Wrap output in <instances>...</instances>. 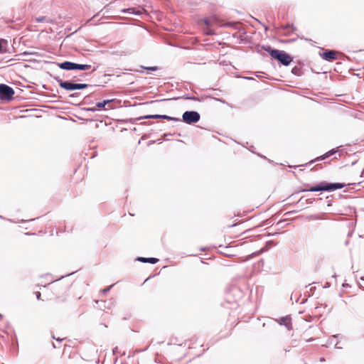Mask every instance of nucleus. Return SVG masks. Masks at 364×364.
Returning <instances> with one entry per match:
<instances>
[{
	"instance_id": "1",
	"label": "nucleus",
	"mask_w": 364,
	"mask_h": 364,
	"mask_svg": "<svg viewBox=\"0 0 364 364\" xmlns=\"http://www.w3.org/2000/svg\"><path fill=\"white\" fill-rule=\"evenodd\" d=\"M346 185L344 183H329L326 181L321 182L319 184L315 186H312L308 188L304 189L302 191H311V192H317V191H333L336 189H341L343 188Z\"/></svg>"
},
{
	"instance_id": "2",
	"label": "nucleus",
	"mask_w": 364,
	"mask_h": 364,
	"mask_svg": "<svg viewBox=\"0 0 364 364\" xmlns=\"http://www.w3.org/2000/svg\"><path fill=\"white\" fill-rule=\"evenodd\" d=\"M270 55L273 58L279 60L281 64L285 66L289 65L292 61L291 57L283 50H279L275 49L271 50Z\"/></svg>"
},
{
	"instance_id": "3",
	"label": "nucleus",
	"mask_w": 364,
	"mask_h": 364,
	"mask_svg": "<svg viewBox=\"0 0 364 364\" xmlns=\"http://www.w3.org/2000/svg\"><path fill=\"white\" fill-rule=\"evenodd\" d=\"M55 80L59 84V86L66 90L71 91L74 90H82L88 87L87 84L82 83H73L69 81H63L61 79L56 77Z\"/></svg>"
},
{
	"instance_id": "4",
	"label": "nucleus",
	"mask_w": 364,
	"mask_h": 364,
	"mask_svg": "<svg viewBox=\"0 0 364 364\" xmlns=\"http://www.w3.org/2000/svg\"><path fill=\"white\" fill-rule=\"evenodd\" d=\"M182 118L186 123L191 124L198 122L200 120V116L196 111H186L183 112Z\"/></svg>"
},
{
	"instance_id": "5",
	"label": "nucleus",
	"mask_w": 364,
	"mask_h": 364,
	"mask_svg": "<svg viewBox=\"0 0 364 364\" xmlns=\"http://www.w3.org/2000/svg\"><path fill=\"white\" fill-rule=\"evenodd\" d=\"M14 95V90L10 86L5 84H0V99L10 100Z\"/></svg>"
},
{
	"instance_id": "6",
	"label": "nucleus",
	"mask_w": 364,
	"mask_h": 364,
	"mask_svg": "<svg viewBox=\"0 0 364 364\" xmlns=\"http://www.w3.org/2000/svg\"><path fill=\"white\" fill-rule=\"evenodd\" d=\"M323 59L326 60H332L336 59V52L334 50H327L321 54Z\"/></svg>"
},
{
	"instance_id": "7",
	"label": "nucleus",
	"mask_w": 364,
	"mask_h": 364,
	"mask_svg": "<svg viewBox=\"0 0 364 364\" xmlns=\"http://www.w3.org/2000/svg\"><path fill=\"white\" fill-rule=\"evenodd\" d=\"M75 63L70 62V61H65L61 63L58 64V66L60 68L63 70H75Z\"/></svg>"
},
{
	"instance_id": "8",
	"label": "nucleus",
	"mask_w": 364,
	"mask_h": 364,
	"mask_svg": "<svg viewBox=\"0 0 364 364\" xmlns=\"http://www.w3.org/2000/svg\"><path fill=\"white\" fill-rule=\"evenodd\" d=\"M136 260L141 262H149L151 264H156L159 259L154 257H138Z\"/></svg>"
},
{
	"instance_id": "9",
	"label": "nucleus",
	"mask_w": 364,
	"mask_h": 364,
	"mask_svg": "<svg viewBox=\"0 0 364 364\" xmlns=\"http://www.w3.org/2000/svg\"><path fill=\"white\" fill-rule=\"evenodd\" d=\"M121 12L122 14H135V15H140L141 14V12L135 9V8H129V9H122L121 11Z\"/></svg>"
},
{
	"instance_id": "10",
	"label": "nucleus",
	"mask_w": 364,
	"mask_h": 364,
	"mask_svg": "<svg viewBox=\"0 0 364 364\" xmlns=\"http://www.w3.org/2000/svg\"><path fill=\"white\" fill-rule=\"evenodd\" d=\"M280 324H284L289 330L291 329V319L289 317L282 318Z\"/></svg>"
},
{
	"instance_id": "11",
	"label": "nucleus",
	"mask_w": 364,
	"mask_h": 364,
	"mask_svg": "<svg viewBox=\"0 0 364 364\" xmlns=\"http://www.w3.org/2000/svg\"><path fill=\"white\" fill-rule=\"evenodd\" d=\"M75 70H89L91 68L90 65H85V64H75Z\"/></svg>"
},
{
	"instance_id": "12",
	"label": "nucleus",
	"mask_w": 364,
	"mask_h": 364,
	"mask_svg": "<svg viewBox=\"0 0 364 364\" xmlns=\"http://www.w3.org/2000/svg\"><path fill=\"white\" fill-rule=\"evenodd\" d=\"M336 151H337V150H336V149H332V150H331V151H328L326 154H324V155H323V156H320V157H318V158L316 159V160H323V159H325L326 158H327V157H328V156H330L333 155V154H335Z\"/></svg>"
},
{
	"instance_id": "13",
	"label": "nucleus",
	"mask_w": 364,
	"mask_h": 364,
	"mask_svg": "<svg viewBox=\"0 0 364 364\" xmlns=\"http://www.w3.org/2000/svg\"><path fill=\"white\" fill-rule=\"evenodd\" d=\"M112 101V100H104L103 102H97L96 104V107L98 109L103 108L105 107V105L107 104H108L109 102H110Z\"/></svg>"
},
{
	"instance_id": "14",
	"label": "nucleus",
	"mask_w": 364,
	"mask_h": 364,
	"mask_svg": "<svg viewBox=\"0 0 364 364\" xmlns=\"http://www.w3.org/2000/svg\"><path fill=\"white\" fill-rule=\"evenodd\" d=\"M163 115L161 114H152V115H146L144 117H140L139 119H161Z\"/></svg>"
},
{
	"instance_id": "15",
	"label": "nucleus",
	"mask_w": 364,
	"mask_h": 364,
	"mask_svg": "<svg viewBox=\"0 0 364 364\" xmlns=\"http://www.w3.org/2000/svg\"><path fill=\"white\" fill-rule=\"evenodd\" d=\"M161 119H167V120H169V121H176V122L180 121V119L178 118H176V117H169L168 115H163L161 117Z\"/></svg>"
},
{
	"instance_id": "16",
	"label": "nucleus",
	"mask_w": 364,
	"mask_h": 364,
	"mask_svg": "<svg viewBox=\"0 0 364 364\" xmlns=\"http://www.w3.org/2000/svg\"><path fill=\"white\" fill-rule=\"evenodd\" d=\"M236 26H237V23H234V22H227V23L221 25V26H223V27H236Z\"/></svg>"
},
{
	"instance_id": "17",
	"label": "nucleus",
	"mask_w": 364,
	"mask_h": 364,
	"mask_svg": "<svg viewBox=\"0 0 364 364\" xmlns=\"http://www.w3.org/2000/svg\"><path fill=\"white\" fill-rule=\"evenodd\" d=\"M141 68L143 69H145L148 71H156L158 70V67L156 66H151V67H144V66H141Z\"/></svg>"
},
{
	"instance_id": "18",
	"label": "nucleus",
	"mask_w": 364,
	"mask_h": 364,
	"mask_svg": "<svg viewBox=\"0 0 364 364\" xmlns=\"http://www.w3.org/2000/svg\"><path fill=\"white\" fill-rule=\"evenodd\" d=\"M214 21H215L214 19H213V20H210L208 18L203 19L204 23L208 26H212L213 24Z\"/></svg>"
},
{
	"instance_id": "19",
	"label": "nucleus",
	"mask_w": 364,
	"mask_h": 364,
	"mask_svg": "<svg viewBox=\"0 0 364 364\" xmlns=\"http://www.w3.org/2000/svg\"><path fill=\"white\" fill-rule=\"evenodd\" d=\"M204 32L206 35L208 36H211V35H213L215 34V32L213 31H212L211 29L207 28L206 29L204 30Z\"/></svg>"
},
{
	"instance_id": "20",
	"label": "nucleus",
	"mask_w": 364,
	"mask_h": 364,
	"mask_svg": "<svg viewBox=\"0 0 364 364\" xmlns=\"http://www.w3.org/2000/svg\"><path fill=\"white\" fill-rule=\"evenodd\" d=\"M112 287H113V285H111V286H109V287H107V288H105V289H102V292L103 294H106L107 292H108V291L111 289V288H112Z\"/></svg>"
},
{
	"instance_id": "21",
	"label": "nucleus",
	"mask_w": 364,
	"mask_h": 364,
	"mask_svg": "<svg viewBox=\"0 0 364 364\" xmlns=\"http://www.w3.org/2000/svg\"><path fill=\"white\" fill-rule=\"evenodd\" d=\"M46 18L44 16L38 17L36 18L37 22H43L45 21Z\"/></svg>"
},
{
	"instance_id": "22",
	"label": "nucleus",
	"mask_w": 364,
	"mask_h": 364,
	"mask_svg": "<svg viewBox=\"0 0 364 364\" xmlns=\"http://www.w3.org/2000/svg\"><path fill=\"white\" fill-rule=\"evenodd\" d=\"M185 98L188 100H198V98L196 97H186Z\"/></svg>"
},
{
	"instance_id": "23",
	"label": "nucleus",
	"mask_w": 364,
	"mask_h": 364,
	"mask_svg": "<svg viewBox=\"0 0 364 364\" xmlns=\"http://www.w3.org/2000/svg\"><path fill=\"white\" fill-rule=\"evenodd\" d=\"M2 40H0V53H1V48H2Z\"/></svg>"
},
{
	"instance_id": "24",
	"label": "nucleus",
	"mask_w": 364,
	"mask_h": 364,
	"mask_svg": "<svg viewBox=\"0 0 364 364\" xmlns=\"http://www.w3.org/2000/svg\"><path fill=\"white\" fill-rule=\"evenodd\" d=\"M40 297H41V293L38 292V294H37V299H40Z\"/></svg>"
},
{
	"instance_id": "25",
	"label": "nucleus",
	"mask_w": 364,
	"mask_h": 364,
	"mask_svg": "<svg viewBox=\"0 0 364 364\" xmlns=\"http://www.w3.org/2000/svg\"><path fill=\"white\" fill-rule=\"evenodd\" d=\"M89 109L91 110V111H95L97 109L96 108H90Z\"/></svg>"
},
{
	"instance_id": "26",
	"label": "nucleus",
	"mask_w": 364,
	"mask_h": 364,
	"mask_svg": "<svg viewBox=\"0 0 364 364\" xmlns=\"http://www.w3.org/2000/svg\"><path fill=\"white\" fill-rule=\"evenodd\" d=\"M53 347L54 348H57V346L55 345V343H53Z\"/></svg>"
},
{
	"instance_id": "27",
	"label": "nucleus",
	"mask_w": 364,
	"mask_h": 364,
	"mask_svg": "<svg viewBox=\"0 0 364 364\" xmlns=\"http://www.w3.org/2000/svg\"><path fill=\"white\" fill-rule=\"evenodd\" d=\"M75 95H76L75 93V94H72V95H70V97H73V96H75Z\"/></svg>"
},
{
	"instance_id": "28",
	"label": "nucleus",
	"mask_w": 364,
	"mask_h": 364,
	"mask_svg": "<svg viewBox=\"0 0 364 364\" xmlns=\"http://www.w3.org/2000/svg\"><path fill=\"white\" fill-rule=\"evenodd\" d=\"M326 287H329V284L326 283Z\"/></svg>"
},
{
	"instance_id": "29",
	"label": "nucleus",
	"mask_w": 364,
	"mask_h": 364,
	"mask_svg": "<svg viewBox=\"0 0 364 364\" xmlns=\"http://www.w3.org/2000/svg\"><path fill=\"white\" fill-rule=\"evenodd\" d=\"M1 317H2V315H1V314H0V318H1Z\"/></svg>"
}]
</instances>
